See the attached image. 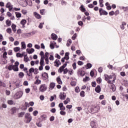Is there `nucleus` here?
I'll return each instance as SVG.
<instances>
[{"label":"nucleus","instance_id":"1","mask_svg":"<svg viewBox=\"0 0 128 128\" xmlns=\"http://www.w3.org/2000/svg\"><path fill=\"white\" fill-rule=\"evenodd\" d=\"M100 110V106H93L90 108V112L92 114H96V112H98Z\"/></svg>","mask_w":128,"mask_h":128},{"label":"nucleus","instance_id":"2","mask_svg":"<svg viewBox=\"0 0 128 128\" xmlns=\"http://www.w3.org/2000/svg\"><path fill=\"white\" fill-rule=\"evenodd\" d=\"M24 118H26V124H30V122H32V118L30 116V113H26L24 114Z\"/></svg>","mask_w":128,"mask_h":128},{"label":"nucleus","instance_id":"3","mask_svg":"<svg viewBox=\"0 0 128 128\" xmlns=\"http://www.w3.org/2000/svg\"><path fill=\"white\" fill-rule=\"evenodd\" d=\"M46 90H48V86L46 84H41L39 88V90H40L41 92H44Z\"/></svg>","mask_w":128,"mask_h":128},{"label":"nucleus","instance_id":"4","mask_svg":"<svg viewBox=\"0 0 128 128\" xmlns=\"http://www.w3.org/2000/svg\"><path fill=\"white\" fill-rule=\"evenodd\" d=\"M23 94H24V93L22 91L18 92L14 95V98H16V100H18V98H22V96Z\"/></svg>","mask_w":128,"mask_h":128},{"label":"nucleus","instance_id":"5","mask_svg":"<svg viewBox=\"0 0 128 128\" xmlns=\"http://www.w3.org/2000/svg\"><path fill=\"white\" fill-rule=\"evenodd\" d=\"M77 74L78 76H84L86 75V72L84 70H82V69H79L77 71Z\"/></svg>","mask_w":128,"mask_h":128},{"label":"nucleus","instance_id":"6","mask_svg":"<svg viewBox=\"0 0 128 128\" xmlns=\"http://www.w3.org/2000/svg\"><path fill=\"white\" fill-rule=\"evenodd\" d=\"M99 14L100 16H108V12L106 11V10H104L102 8H99Z\"/></svg>","mask_w":128,"mask_h":128},{"label":"nucleus","instance_id":"7","mask_svg":"<svg viewBox=\"0 0 128 128\" xmlns=\"http://www.w3.org/2000/svg\"><path fill=\"white\" fill-rule=\"evenodd\" d=\"M41 76L44 80H48V74L46 72H44L43 73H42Z\"/></svg>","mask_w":128,"mask_h":128},{"label":"nucleus","instance_id":"8","mask_svg":"<svg viewBox=\"0 0 128 128\" xmlns=\"http://www.w3.org/2000/svg\"><path fill=\"white\" fill-rule=\"evenodd\" d=\"M59 96L60 100H66V94L64 92H60Z\"/></svg>","mask_w":128,"mask_h":128},{"label":"nucleus","instance_id":"9","mask_svg":"<svg viewBox=\"0 0 128 128\" xmlns=\"http://www.w3.org/2000/svg\"><path fill=\"white\" fill-rule=\"evenodd\" d=\"M54 66H56V68H58L60 64H62V62H60V60L56 59L54 62Z\"/></svg>","mask_w":128,"mask_h":128},{"label":"nucleus","instance_id":"10","mask_svg":"<svg viewBox=\"0 0 128 128\" xmlns=\"http://www.w3.org/2000/svg\"><path fill=\"white\" fill-rule=\"evenodd\" d=\"M20 64V62L18 61H16L14 63V68L16 69L14 70V72H18V66Z\"/></svg>","mask_w":128,"mask_h":128},{"label":"nucleus","instance_id":"11","mask_svg":"<svg viewBox=\"0 0 128 128\" xmlns=\"http://www.w3.org/2000/svg\"><path fill=\"white\" fill-rule=\"evenodd\" d=\"M56 42H50V48H51V50H54V46H56Z\"/></svg>","mask_w":128,"mask_h":128},{"label":"nucleus","instance_id":"12","mask_svg":"<svg viewBox=\"0 0 128 128\" xmlns=\"http://www.w3.org/2000/svg\"><path fill=\"white\" fill-rule=\"evenodd\" d=\"M102 91V88H100V86L98 85L95 88V92H97V94H100Z\"/></svg>","mask_w":128,"mask_h":128},{"label":"nucleus","instance_id":"13","mask_svg":"<svg viewBox=\"0 0 128 128\" xmlns=\"http://www.w3.org/2000/svg\"><path fill=\"white\" fill-rule=\"evenodd\" d=\"M26 52L29 54H32V52H34V48H31L30 49L26 48Z\"/></svg>","mask_w":128,"mask_h":128},{"label":"nucleus","instance_id":"14","mask_svg":"<svg viewBox=\"0 0 128 128\" xmlns=\"http://www.w3.org/2000/svg\"><path fill=\"white\" fill-rule=\"evenodd\" d=\"M51 38H52L53 40H58V35L54 33H52L51 34Z\"/></svg>","mask_w":128,"mask_h":128},{"label":"nucleus","instance_id":"15","mask_svg":"<svg viewBox=\"0 0 128 128\" xmlns=\"http://www.w3.org/2000/svg\"><path fill=\"white\" fill-rule=\"evenodd\" d=\"M34 14L35 18H37L38 20H40L42 18V16L38 14V12H34Z\"/></svg>","mask_w":128,"mask_h":128},{"label":"nucleus","instance_id":"16","mask_svg":"<svg viewBox=\"0 0 128 128\" xmlns=\"http://www.w3.org/2000/svg\"><path fill=\"white\" fill-rule=\"evenodd\" d=\"M54 86H56V83L52 82L50 84V86L48 87L49 90H54Z\"/></svg>","mask_w":128,"mask_h":128},{"label":"nucleus","instance_id":"17","mask_svg":"<svg viewBox=\"0 0 128 128\" xmlns=\"http://www.w3.org/2000/svg\"><path fill=\"white\" fill-rule=\"evenodd\" d=\"M8 70H16V68H14V64H10L8 66Z\"/></svg>","mask_w":128,"mask_h":128},{"label":"nucleus","instance_id":"18","mask_svg":"<svg viewBox=\"0 0 128 128\" xmlns=\"http://www.w3.org/2000/svg\"><path fill=\"white\" fill-rule=\"evenodd\" d=\"M90 126L92 128H96L97 126L96 122L94 121H92L90 122Z\"/></svg>","mask_w":128,"mask_h":128},{"label":"nucleus","instance_id":"19","mask_svg":"<svg viewBox=\"0 0 128 128\" xmlns=\"http://www.w3.org/2000/svg\"><path fill=\"white\" fill-rule=\"evenodd\" d=\"M40 66H44V57H41L40 62Z\"/></svg>","mask_w":128,"mask_h":128},{"label":"nucleus","instance_id":"20","mask_svg":"<svg viewBox=\"0 0 128 128\" xmlns=\"http://www.w3.org/2000/svg\"><path fill=\"white\" fill-rule=\"evenodd\" d=\"M11 28L14 32H16V25L14 24H12Z\"/></svg>","mask_w":128,"mask_h":128},{"label":"nucleus","instance_id":"21","mask_svg":"<svg viewBox=\"0 0 128 128\" xmlns=\"http://www.w3.org/2000/svg\"><path fill=\"white\" fill-rule=\"evenodd\" d=\"M21 47L22 50H26V42H21Z\"/></svg>","mask_w":128,"mask_h":128},{"label":"nucleus","instance_id":"22","mask_svg":"<svg viewBox=\"0 0 128 128\" xmlns=\"http://www.w3.org/2000/svg\"><path fill=\"white\" fill-rule=\"evenodd\" d=\"M92 64L90 63H87L85 66L86 70H88L90 68H92Z\"/></svg>","mask_w":128,"mask_h":128},{"label":"nucleus","instance_id":"23","mask_svg":"<svg viewBox=\"0 0 128 128\" xmlns=\"http://www.w3.org/2000/svg\"><path fill=\"white\" fill-rule=\"evenodd\" d=\"M10 110L12 114H14L16 112V108L13 107L12 108H11Z\"/></svg>","mask_w":128,"mask_h":128},{"label":"nucleus","instance_id":"24","mask_svg":"<svg viewBox=\"0 0 128 128\" xmlns=\"http://www.w3.org/2000/svg\"><path fill=\"white\" fill-rule=\"evenodd\" d=\"M80 10H81V12H86V8H84V5L80 6Z\"/></svg>","mask_w":128,"mask_h":128},{"label":"nucleus","instance_id":"25","mask_svg":"<svg viewBox=\"0 0 128 128\" xmlns=\"http://www.w3.org/2000/svg\"><path fill=\"white\" fill-rule=\"evenodd\" d=\"M124 26H126V22H122V24L120 26L121 30H124Z\"/></svg>","mask_w":128,"mask_h":128},{"label":"nucleus","instance_id":"26","mask_svg":"<svg viewBox=\"0 0 128 128\" xmlns=\"http://www.w3.org/2000/svg\"><path fill=\"white\" fill-rule=\"evenodd\" d=\"M56 82L58 84H62V79H60V76L56 78Z\"/></svg>","mask_w":128,"mask_h":128},{"label":"nucleus","instance_id":"27","mask_svg":"<svg viewBox=\"0 0 128 128\" xmlns=\"http://www.w3.org/2000/svg\"><path fill=\"white\" fill-rule=\"evenodd\" d=\"M6 24L8 26H12V21L10 20H7L6 21Z\"/></svg>","mask_w":128,"mask_h":128},{"label":"nucleus","instance_id":"28","mask_svg":"<svg viewBox=\"0 0 128 128\" xmlns=\"http://www.w3.org/2000/svg\"><path fill=\"white\" fill-rule=\"evenodd\" d=\"M88 80H90V78L88 76H86L85 78H83L84 82H88Z\"/></svg>","mask_w":128,"mask_h":128},{"label":"nucleus","instance_id":"29","mask_svg":"<svg viewBox=\"0 0 128 128\" xmlns=\"http://www.w3.org/2000/svg\"><path fill=\"white\" fill-rule=\"evenodd\" d=\"M25 114H26V112H21L18 114V118H23Z\"/></svg>","mask_w":128,"mask_h":128},{"label":"nucleus","instance_id":"30","mask_svg":"<svg viewBox=\"0 0 128 128\" xmlns=\"http://www.w3.org/2000/svg\"><path fill=\"white\" fill-rule=\"evenodd\" d=\"M111 88L112 90V92H116V85H114V84H112L111 85Z\"/></svg>","mask_w":128,"mask_h":128},{"label":"nucleus","instance_id":"31","mask_svg":"<svg viewBox=\"0 0 128 128\" xmlns=\"http://www.w3.org/2000/svg\"><path fill=\"white\" fill-rule=\"evenodd\" d=\"M18 76V78H24V72H19Z\"/></svg>","mask_w":128,"mask_h":128},{"label":"nucleus","instance_id":"32","mask_svg":"<svg viewBox=\"0 0 128 128\" xmlns=\"http://www.w3.org/2000/svg\"><path fill=\"white\" fill-rule=\"evenodd\" d=\"M15 14H16V17L18 18H22V14L20 12H16Z\"/></svg>","mask_w":128,"mask_h":128},{"label":"nucleus","instance_id":"33","mask_svg":"<svg viewBox=\"0 0 128 128\" xmlns=\"http://www.w3.org/2000/svg\"><path fill=\"white\" fill-rule=\"evenodd\" d=\"M54 98H56V94H54V96H51L50 100V102H52Z\"/></svg>","mask_w":128,"mask_h":128},{"label":"nucleus","instance_id":"34","mask_svg":"<svg viewBox=\"0 0 128 128\" xmlns=\"http://www.w3.org/2000/svg\"><path fill=\"white\" fill-rule=\"evenodd\" d=\"M28 2L26 1V0H25L22 4V6H23V8H26V6H28Z\"/></svg>","mask_w":128,"mask_h":128},{"label":"nucleus","instance_id":"35","mask_svg":"<svg viewBox=\"0 0 128 128\" xmlns=\"http://www.w3.org/2000/svg\"><path fill=\"white\" fill-rule=\"evenodd\" d=\"M12 6V4L10 2H8L6 5V8H8Z\"/></svg>","mask_w":128,"mask_h":128},{"label":"nucleus","instance_id":"36","mask_svg":"<svg viewBox=\"0 0 128 128\" xmlns=\"http://www.w3.org/2000/svg\"><path fill=\"white\" fill-rule=\"evenodd\" d=\"M34 84H42V80H40L39 79H37L35 81Z\"/></svg>","mask_w":128,"mask_h":128},{"label":"nucleus","instance_id":"37","mask_svg":"<svg viewBox=\"0 0 128 128\" xmlns=\"http://www.w3.org/2000/svg\"><path fill=\"white\" fill-rule=\"evenodd\" d=\"M14 50L15 52H20V47L14 48Z\"/></svg>","mask_w":128,"mask_h":128},{"label":"nucleus","instance_id":"38","mask_svg":"<svg viewBox=\"0 0 128 128\" xmlns=\"http://www.w3.org/2000/svg\"><path fill=\"white\" fill-rule=\"evenodd\" d=\"M8 56V52L5 51L2 54V56L5 60L8 58V56Z\"/></svg>","mask_w":128,"mask_h":128},{"label":"nucleus","instance_id":"39","mask_svg":"<svg viewBox=\"0 0 128 128\" xmlns=\"http://www.w3.org/2000/svg\"><path fill=\"white\" fill-rule=\"evenodd\" d=\"M84 94H86L84 91V90L81 91L80 92V96H82V98H84V96H85Z\"/></svg>","mask_w":128,"mask_h":128},{"label":"nucleus","instance_id":"40","mask_svg":"<svg viewBox=\"0 0 128 128\" xmlns=\"http://www.w3.org/2000/svg\"><path fill=\"white\" fill-rule=\"evenodd\" d=\"M104 76L105 78L104 80H106V82H108V80H110V76L107 74H104Z\"/></svg>","mask_w":128,"mask_h":128},{"label":"nucleus","instance_id":"41","mask_svg":"<svg viewBox=\"0 0 128 128\" xmlns=\"http://www.w3.org/2000/svg\"><path fill=\"white\" fill-rule=\"evenodd\" d=\"M20 24H26V20L22 19L20 21Z\"/></svg>","mask_w":128,"mask_h":128},{"label":"nucleus","instance_id":"42","mask_svg":"<svg viewBox=\"0 0 128 128\" xmlns=\"http://www.w3.org/2000/svg\"><path fill=\"white\" fill-rule=\"evenodd\" d=\"M96 82H98V84H102V78H100V77L96 79Z\"/></svg>","mask_w":128,"mask_h":128},{"label":"nucleus","instance_id":"43","mask_svg":"<svg viewBox=\"0 0 128 128\" xmlns=\"http://www.w3.org/2000/svg\"><path fill=\"white\" fill-rule=\"evenodd\" d=\"M7 106L6 104H2V107L0 106V110H2V108H6Z\"/></svg>","mask_w":128,"mask_h":128},{"label":"nucleus","instance_id":"44","mask_svg":"<svg viewBox=\"0 0 128 128\" xmlns=\"http://www.w3.org/2000/svg\"><path fill=\"white\" fill-rule=\"evenodd\" d=\"M29 74H32V72H34V68H31L29 69Z\"/></svg>","mask_w":128,"mask_h":128},{"label":"nucleus","instance_id":"45","mask_svg":"<svg viewBox=\"0 0 128 128\" xmlns=\"http://www.w3.org/2000/svg\"><path fill=\"white\" fill-rule=\"evenodd\" d=\"M76 36H78V34H76V33H75L73 35V36H72V40H74L76 38Z\"/></svg>","mask_w":128,"mask_h":128},{"label":"nucleus","instance_id":"46","mask_svg":"<svg viewBox=\"0 0 128 128\" xmlns=\"http://www.w3.org/2000/svg\"><path fill=\"white\" fill-rule=\"evenodd\" d=\"M75 92H77V93H78L80 92V89L79 86H78L75 88Z\"/></svg>","mask_w":128,"mask_h":128},{"label":"nucleus","instance_id":"47","mask_svg":"<svg viewBox=\"0 0 128 128\" xmlns=\"http://www.w3.org/2000/svg\"><path fill=\"white\" fill-rule=\"evenodd\" d=\"M44 22H40L38 26V28L40 29L42 28H44Z\"/></svg>","mask_w":128,"mask_h":128},{"label":"nucleus","instance_id":"48","mask_svg":"<svg viewBox=\"0 0 128 128\" xmlns=\"http://www.w3.org/2000/svg\"><path fill=\"white\" fill-rule=\"evenodd\" d=\"M16 58H22V54L18 52L16 54Z\"/></svg>","mask_w":128,"mask_h":128},{"label":"nucleus","instance_id":"49","mask_svg":"<svg viewBox=\"0 0 128 128\" xmlns=\"http://www.w3.org/2000/svg\"><path fill=\"white\" fill-rule=\"evenodd\" d=\"M6 32H8V34H12V28H8L6 29Z\"/></svg>","mask_w":128,"mask_h":128},{"label":"nucleus","instance_id":"50","mask_svg":"<svg viewBox=\"0 0 128 128\" xmlns=\"http://www.w3.org/2000/svg\"><path fill=\"white\" fill-rule=\"evenodd\" d=\"M70 84L72 86H76V82L74 81H72Z\"/></svg>","mask_w":128,"mask_h":128},{"label":"nucleus","instance_id":"51","mask_svg":"<svg viewBox=\"0 0 128 128\" xmlns=\"http://www.w3.org/2000/svg\"><path fill=\"white\" fill-rule=\"evenodd\" d=\"M8 104H10V106H12L14 104V101L12 100H8Z\"/></svg>","mask_w":128,"mask_h":128},{"label":"nucleus","instance_id":"52","mask_svg":"<svg viewBox=\"0 0 128 128\" xmlns=\"http://www.w3.org/2000/svg\"><path fill=\"white\" fill-rule=\"evenodd\" d=\"M32 114H33V115L34 116H38V111L36 110L33 112Z\"/></svg>","mask_w":128,"mask_h":128},{"label":"nucleus","instance_id":"53","mask_svg":"<svg viewBox=\"0 0 128 128\" xmlns=\"http://www.w3.org/2000/svg\"><path fill=\"white\" fill-rule=\"evenodd\" d=\"M78 26H84V22L82 21H78Z\"/></svg>","mask_w":128,"mask_h":128},{"label":"nucleus","instance_id":"54","mask_svg":"<svg viewBox=\"0 0 128 128\" xmlns=\"http://www.w3.org/2000/svg\"><path fill=\"white\" fill-rule=\"evenodd\" d=\"M44 10H46L44 9L40 10V14H42V16H44Z\"/></svg>","mask_w":128,"mask_h":128},{"label":"nucleus","instance_id":"55","mask_svg":"<svg viewBox=\"0 0 128 128\" xmlns=\"http://www.w3.org/2000/svg\"><path fill=\"white\" fill-rule=\"evenodd\" d=\"M67 72H68V68H66L63 70V74H66Z\"/></svg>","mask_w":128,"mask_h":128},{"label":"nucleus","instance_id":"56","mask_svg":"<svg viewBox=\"0 0 128 128\" xmlns=\"http://www.w3.org/2000/svg\"><path fill=\"white\" fill-rule=\"evenodd\" d=\"M92 88H96V82H92Z\"/></svg>","mask_w":128,"mask_h":128},{"label":"nucleus","instance_id":"57","mask_svg":"<svg viewBox=\"0 0 128 128\" xmlns=\"http://www.w3.org/2000/svg\"><path fill=\"white\" fill-rule=\"evenodd\" d=\"M24 60L26 62H30V58H28V57H24Z\"/></svg>","mask_w":128,"mask_h":128},{"label":"nucleus","instance_id":"58","mask_svg":"<svg viewBox=\"0 0 128 128\" xmlns=\"http://www.w3.org/2000/svg\"><path fill=\"white\" fill-rule=\"evenodd\" d=\"M21 110H28V108L24 105L22 106V107L21 108Z\"/></svg>","mask_w":128,"mask_h":128},{"label":"nucleus","instance_id":"59","mask_svg":"<svg viewBox=\"0 0 128 128\" xmlns=\"http://www.w3.org/2000/svg\"><path fill=\"white\" fill-rule=\"evenodd\" d=\"M60 114H61V116H66V112L64 111V110H61L60 112Z\"/></svg>","mask_w":128,"mask_h":128},{"label":"nucleus","instance_id":"60","mask_svg":"<svg viewBox=\"0 0 128 128\" xmlns=\"http://www.w3.org/2000/svg\"><path fill=\"white\" fill-rule=\"evenodd\" d=\"M64 72V69L63 68L60 67L59 69L58 70V72H60V74H62Z\"/></svg>","mask_w":128,"mask_h":128},{"label":"nucleus","instance_id":"61","mask_svg":"<svg viewBox=\"0 0 128 128\" xmlns=\"http://www.w3.org/2000/svg\"><path fill=\"white\" fill-rule=\"evenodd\" d=\"M48 54H50V53H48V52H46L45 53L44 58H48Z\"/></svg>","mask_w":128,"mask_h":128},{"label":"nucleus","instance_id":"62","mask_svg":"<svg viewBox=\"0 0 128 128\" xmlns=\"http://www.w3.org/2000/svg\"><path fill=\"white\" fill-rule=\"evenodd\" d=\"M78 66H82V64H84V62H82V61L79 60L78 62Z\"/></svg>","mask_w":128,"mask_h":128},{"label":"nucleus","instance_id":"63","mask_svg":"<svg viewBox=\"0 0 128 128\" xmlns=\"http://www.w3.org/2000/svg\"><path fill=\"white\" fill-rule=\"evenodd\" d=\"M38 69L37 68H36L34 69V74H38Z\"/></svg>","mask_w":128,"mask_h":128},{"label":"nucleus","instance_id":"64","mask_svg":"<svg viewBox=\"0 0 128 128\" xmlns=\"http://www.w3.org/2000/svg\"><path fill=\"white\" fill-rule=\"evenodd\" d=\"M50 122H54V116H52L50 118Z\"/></svg>","mask_w":128,"mask_h":128}]
</instances>
